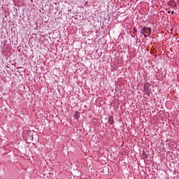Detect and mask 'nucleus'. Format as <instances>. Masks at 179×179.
<instances>
[{
    "label": "nucleus",
    "mask_w": 179,
    "mask_h": 179,
    "mask_svg": "<svg viewBox=\"0 0 179 179\" xmlns=\"http://www.w3.org/2000/svg\"><path fill=\"white\" fill-rule=\"evenodd\" d=\"M134 31H136V29H134Z\"/></svg>",
    "instance_id": "nucleus-8"
},
{
    "label": "nucleus",
    "mask_w": 179,
    "mask_h": 179,
    "mask_svg": "<svg viewBox=\"0 0 179 179\" xmlns=\"http://www.w3.org/2000/svg\"><path fill=\"white\" fill-rule=\"evenodd\" d=\"M75 120H79V117H80V113L78 112H76L73 115Z\"/></svg>",
    "instance_id": "nucleus-3"
},
{
    "label": "nucleus",
    "mask_w": 179,
    "mask_h": 179,
    "mask_svg": "<svg viewBox=\"0 0 179 179\" xmlns=\"http://www.w3.org/2000/svg\"><path fill=\"white\" fill-rule=\"evenodd\" d=\"M145 34L150 36L152 34V29L150 28V30H147Z\"/></svg>",
    "instance_id": "nucleus-4"
},
{
    "label": "nucleus",
    "mask_w": 179,
    "mask_h": 179,
    "mask_svg": "<svg viewBox=\"0 0 179 179\" xmlns=\"http://www.w3.org/2000/svg\"><path fill=\"white\" fill-rule=\"evenodd\" d=\"M143 36H144V37L146 38V37H148V34H143Z\"/></svg>",
    "instance_id": "nucleus-5"
},
{
    "label": "nucleus",
    "mask_w": 179,
    "mask_h": 179,
    "mask_svg": "<svg viewBox=\"0 0 179 179\" xmlns=\"http://www.w3.org/2000/svg\"><path fill=\"white\" fill-rule=\"evenodd\" d=\"M171 15H174V10H172V11L171 12Z\"/></svg>",
    "instance_id": "nucleus-6"
},
{
    "label": "nucleus",
    "mask_w": 179,
    "mask_h": 179,
    "mask_svg": "<svg viewBox=\"0 0 179 179\" xmlns=\"http://www.w3.org/2000/svg\"><path fill=\"white\" fill-rule=\"evenodd\" d=\"M168 13H169V14L171 13V10H169V11H168Z\"/></svg>",
    "instance_id": "nucleus-7"
},
{
    "label": "nucleus",
    "mask_w": 179,
    "mask_h": 179,
    "mask_svg": "<svg viewBox=\"0 0 179 179\" xmlns=\"http://www.w3.org/2000/svg\"><path fill=\"white\" fill-rule=\"evenodd\" d=\"M108 122L110 125H113L114 124V117H113V116L111 115L109 116Z\"/></svg>",
    "instance_id": "nucleus-2"
},
{
    "label": "nucleus",
    "mask_w": 179,
    "mask_h": 179,
    "mask_svg": "<svg viewBox=\"0 0 179 179\" xmlns=\"http://www.w3.org/2000/svg\"><path fill=\"white\" fill-rule=\"evenodd\" d=\"M148 30H150V28H149V27H143L142 29V30H141L140 33H141V34H146V31H148Z\"/></svg>",
    "instance_id": "nucleus-1"
}]
</instances>
